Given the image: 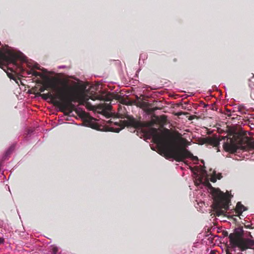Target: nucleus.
Masks as SVG:
<instances>
[{
    "label": "nucleus",
    "instance_id": "423d86ee",
    "mask_svg": "<svg viewBox=\"0 0 254 254\" xmlns=\"http://www.w3.org/2000/svg\"><path fill=\"white\" fill-rule=\"evenodd\" d=\"M85 124L87 126L91 127L92 128L96 129L98 127L95 122V119L93 118L88 117L85 121Z\"/></svg>",
    "mask_w": 254,
    "mask_h": 254
},
{
    "label": "nucleus",
    "instance_id": "4be33fe9",
    "mask_svg": "<svg viewBox=\"0 0 254 254\" xmlns=\"http://www.w3.org/2000/svg\"><path fill=\"white\" fill-rule=\"evenodd\" d=\"M185 163L186 164H188V163H187V161H185Z\"/></svg>",
    "mask_w": 254,
    "mask_h": 254
},
{
    "label": "nucleus",
    "instance_id": "20e7f679",
    "mask_svg": "<svg viewBox=\"0 0 254 254\" xmlns=\"http://www.w3.org/2000/svg\"><path fill=\"white\" fill-rule=\"evenodd\" d=\"M92 100L95 101L96 100L103 101H110V104L103 103L100 105L101 109L102 110L104 114L106 116L109 117L110 116V113L108 111H110L112 110L111 104H114L116 100H114L113 99V95L111 94H95L91 96L89 98Z\"/></svg>",
    "mask_w": 254,
    "mask_h": 254
},
{
    "label": "nucleus",
    "instance_id": "f03ea898",
    "mask_svg": "<svg viewBox=\"0 0 254 254\" xmlns=\"http://www.w3.org/2000/svg\"><path fill=\"white\" fill-rule=\"evenodd\" d=\"M193 173V177L194 182L197 187L202 188L203 186H208L210 187V193L212 194L213 201L216 205V200L223 203V207L226 209L228 208V199L227 198V195L218 189H215L211 187L209 183V180L212 182H215L217 179H220L221 175L217 174L215 171L212 173L210 172L207 174L204 167L199 168L198 166H195L193 168L190 167Z\"/></svg>",
    "mask_w": 254,
    "mask_h": 254
},
{
    "label": "nucleus",
    "instance_id": "f8f14e48",
    "mask_svg": "<svg viewBox=\"0 0 254 254\" xmlns=\"http://www.w3.org/2000/svg\"><path fill=\"white\" fill-rule=\"evenodd\" d=\"M67 99L69 102H71L73 101V95L72 89H71L70 91L68 93Z\"/></svg>",
    "mask_w": 254,
    "mask_h": 254
},
{
    "label": "nucleus",
    "instance_id": "ddd939ff",
    "mask_svg": "<svg viewBox=\"0 0 254 254\" xmlns=\"http://www.w3.org/2000/svg\"><path fill=\"white\" fill-rule=\"evenodd\" d=\"M14 149V146H11L5 152V157L8 156Z\"/></svg>",
    "mask_w": 254,
    "mask_h": 254
},
{
    "label": "nucleus",
    "instance_id": "9b49d317",
    "mask_svg": "<svg viewBox=\"0 0 254 254\" xmlns=\"http://www.w3.org/2000/svg\"><path fill=\"white\" fill-rule=\"evenodd\" d=\"M124 127L119 126L117 127H111L110 130L116 132H119L121 130L124 128Z\"/></svg>",
    "mask_w": 254,
    "mask_h": 254
},
{
    "label": "nucleus",
    "instance_id": "f3484780",
    "mask_svg": "<svg viewBox=\"0 0 254 254\" xmlns=\"http://www.w3.org/2000/svg\"><path fill=\"white\" fill-rule=\"evenodd\" d=\"M4 242V240L2 238H0V244L3 243Z\"/></svg>",
    "mask_w": 254,
    "mask_h": 254
},
{
    "label": "nucleus",
    "instance_id": "f257e3e1",
    "mask_svg": "<svg viewBox=\"0 0 254 254\" xmlns=\"http://www.w3.org/2000/svg\"><path fill=\"white\" fill-rule=\"evenodd\" d=\"M167 132L158 131V129L152 127L149 133L154 143L159 149V154L167 159H173L178 162L184 161L186 158L197 162L198 158L187 150L186 147L190 144L186 139L181 137L178 142L171 137Z\"/></svg>",
    "mask_w": 254,
    "mask_h": 254
},
{
    "label": "nucleus",
    "instance_id": "39448f33",
    "mask_svg": "<svg viewBox=\"0 0 254 254\" xmlns=\"http://www.w3.org/2000/svg\"><path fill=\"white\" fill-rule=\"evenodd\" d=\"M89 98L84 95H82L79 99V104L85 106L89 110H93L94 107L88 102Z\"/></svg>",
    "mask_w": 254,
    "mask_h": 254
},
{
    "label": "nucleus",
    "instance_id": "2eb2a0df",
    "mask_svg": "<svg viewBox=\"0 0 254 254\" xmlns=\"http://www.w3.org/2000/svg\"><path fill=\"white\" fill-rule=\"evenodd\" d=\"M57 252H58V248L56 247H54L53 249V254H57Z\"/></svg>",
    "mask_w": 254,
    "mask_h": 254
},
{
    "label": "nucleus",
    "instance_id": "6e6552de",
    "mask_svg": "<svg viewBox=\"0 0 254 254\" xmlns=\"http://www.w3.org/2000/svg\"><path fill=\"white\" fill-rule=\"evenodd\" d=\"M224 148L225 150L227 151H234L235 148L231 144L229 143H225L223 145Z\"/></svg>",
    "mask_w": 254,
    "mask_h": 254
},
{
    "label": "nucleus",
    "instance_id": "1a4fd4ad",
    "mask_svg": "<svg viewBox=\"0 0 254 254\" xmlns=\"http://www.w3.org/2000/svg\"><path fill=\"white\" fill-rule=\"evenodd\" d=\"M227 198L228 199V201H229L228 203H229L230 202V199L228 198V196H227ZM216 203H217V204L218 207H219L221 209H224L223 210H221V212H220V214L223 213V211H227V210H228L229 209V204H228V208L225 209L223 207V205L222 203L220 202L219 201H217V200H216Z\"/></svg>",
    "mask_w": 254,
    "mask_h": 254
},
{
    "label": "nucleus",
    "instance_id": "7ed1b4c3",
    "mask_svg": "<svg viewBox=\"0 0 254 254\" xmlns=\"http://www.w3.org/2000/svg\"><path fill=\"white\" fill-rule=\"evenodd\" d=\"M243 229L238 228L235 229L233 233L229 235L230 244L233 248L238 247L244 251L254 246V241L252 239L253 237L251 234H249L250 238H245L243 237Z\"/></svg>",
    "mask_w": 254,
    "mask_h": 254
},
{
    "label": "nucleus",
    "instance_id": "9d476101",
    "mask_svg": "<svg viewBox=\"0 0 254 254\" xmlns=\"http://www.w3.org/2000/svg\"><path fill=\"white\" fill-rule=\"evenodd\" d=\"M238 111L240 113V114H246L247 111L244 106L241 105L238 106Z\"/></svg>",
    "mask_w": 254,
    "mask_h": 254
},
{
    "label": "nucleus",
    "instance_id": "6ab92c4d",
    "mask_svg": "<svg viewBox=\"0 0 254 254\" xmlns=\"http://www.w3.org/2000/svg\"><path fill=\"white\" fill-rule=\"evenodd\" d=\"M219 144V142L218 141H216V146L217 145V144Z\"/></svg>",
    "mask_w": 254,
    "mask_h": 254
},
{
    "label": "nucleus",
    "instance_id": "412c9836",
    "mask_svg": "<svg viewBox=\"0 0 254 254\" xmlns=\"http://www.w3.org/2000/svg\"><path fill=\"white\" fill-rule=\"evenodd\" d=\"M61 99H63V98H64L63 96H61Z\"/></svg>",
    "mask_w": 254,
    "mask_h": 254
},
{
    "label": "nucleus",
    "instance_id": "4468645a",
    "mask_svg": "<svg viewBox=\"0 0 254 254\" xmlns=\"http://www.w3.org/2000/svg\"><path fill=\"white\" fill-rule=\"evenodd\" d=\"M235 111H233L232 112L230 110L226 109L225 114L227 115L228 116H231L232 115H235V114H234V113Z\"/></svg>",
    "mask_w": 254,
    "mask_h": 254
},
{
    "label": "nucleus",
    "instance_id": "0eeeda50",
    "mask_svg": "<svg viewBox=\"0 0 254 254\" xmlns=\"http://www.w3.org/2000/svg\"><path fill=\"white\" fill-rule=\"evenodd\" d=\"M246 210V207L243 204H242L240 202H238L236 205L235 209V212L237 214L236 215L239 216H240L243 213V212Z\"/></svg>",
    "mask_w": 254,
    "mask_h": 254
},
{
    "label": "nucleus",
    "instance_id": "a211bd4d",
    "mask_svg": "<svg viewBox=\"0 0 254 254\" xmlns=\"http://www.w3.org/2000/svg\"><path fill=\"white\" fill-rule=\"evenodd\" d=\"M60 68H64L65 67V66H60L59 67Z\"/></svg>",
    "mask_w": 254,
    "mask_h": 254
},
{
    "label": "nucleus",
    "instance_id": "5701e85b",
    "mask_svg": "<svg viewBox=\"0 0 254 254\" xmlns=\"http://www.w3.org/2000/svg\"><path fill=\"white\" fill-rule=\"evenodd\" d=\"M252 75H253V77H254V74L253 73H252Z\"/></svg>",
    "mask_w": 254,
    "mask_h": 254
},
{
    "label": "nucleus",
    "instance_id": "aec40b11",
    "mask_svg": "<svg viewBox=\"0 0 254 254\" xmlns=\"http://www.w3.org/2000/svg\"><path fill=\"white\" fill-rule=\"evenodd\" d=\"M226 254H232L229 252H227Z\"/></svg>",
    "mask_w": 254,
    "mask_h": 254
},
{
    "label": "nucleus",
    "instance_id": "dca6fc26",
    "mask_svg": "<svg viewBox=\"0 0 254 254\" xmlns=\"http://www.w3.org/2000/svg\"><path fill=\"white\" fill-rule=\"evenodd\" d=\"M43 96L45 97H47V96H49L51 98H53V96L51 94V93H48L47 94H43Z\"/></svg>",
    "mask_w": 254,
    "mask_h": 254
}]
</instances>
